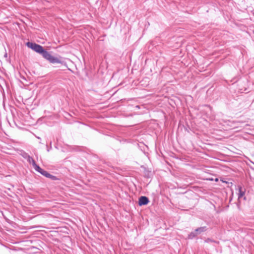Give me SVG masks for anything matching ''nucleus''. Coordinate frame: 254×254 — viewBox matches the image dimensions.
Here are the masks:
<instances>
[{"mask_svg": "<svg viewBox=\"0 0 254 254\" xmlns=\"http://www.w3.org/2000/svg\"><path fill=\"white\" fill-rule=\"evenodd\" d=\"M26 45L28 48L31 49L36 53L42 54L43 57L44 53L47 52L41 46L36 43L27 42Z\"/></svg>", "mask_w": 254, "mask_h": 254, "instance_id": "obj_1", "label": "nucleus"}, {"mask_svg": "<svg viewBox=\"0 0 254 254\" xmlns=\"http://www.w3.org/2000/svg\"><path fill=\"white\" fill-rule=\"evenodd\" d=\"M44 58L52 64H63V62L62 61H61L59 58L52 56L48 52L47 53H44Z\"/></svg>", "mask_w": 254, "mask_h": 254, "instance_id": "obj_2", "label": "nucleus"}, {"mask_svg": "<svg viewBox=\"0 0 254 254\" xmlns=\"http://www.w3.org/2000/svg\"><path fill=\"white\" fill-rule=\"evenodd\" d=\"M28 161L30 163H31L32 164L34 168L35 169V170L36 171H40L41 170V168L36 164L35 162L33 159V158H32L30 156H28Z\"/></svg>", "mask_w": 254, "mask_h": 254, "instance_id": "obj_3", "label": "nucleus"}, {"mask_svg": "<svg viewBox=\"0 0 254 254\" xmlns=\"http://www.w3.org/2000/svg\"><path fill=\"white\" fill-rule=\"evenodd\" d=\"M149 202L148 199L145 196H141L139 199V205L147 204Z\"/></svg>", "mask_w": 254, "mask_h": 254, "instance_id": "obj_4", "label": "nucleus"}, {"mask_svg": "<svg viewBox=\"0 0 254 254\" xmlns=\"http://www.w3.org/2000/svg\"><path fill=\"white\" fill-rule=\"evenodd\" d=\"M239 190L238 197H239V198H240L244 195L245 192L242 191V187H239Z\"/></svg>", "mask_w": 254, "mask_h": 254, "instance_id": "obj_5", "label": "nucleus"}, {"mask_svg": "<svg viewBox=\"0 0 254 254\" xmlns=\"http://www.w3.org/2000/svg\"><path fill=\"white\" fill-rule=\"evenodd\" d=\"M205 231V228L204 227H200L198 229H196L195 230V232L196 233V234H198L201 233V232Z\"/></svg>", "mask_w": 254, "mask_h": 254, "instance_id": "obj_6", "label": "nucleus"}, {"mask_svg": "<svg viewBox=\"0 0 254 254\" xmlns=\"http://www.w3.org/2000/svg\"><path fill=\"white\" fill-rule=\"evenodd\" d=\"M37 171L40 172L41 174H42V175H43L44 176H45L46 177H49L50 176V175L46 171L43 170L41 168L40 171Z\"/></svg>", "mask_w": 254, "mask_h": 254, "instance_id": "obj_7", "label": "nucleus"}, {"mask_svg": "<svg viewBox=\"0 0 254 254\" xmlns=\"http://www.w3.org/2000/svg\"><path fill=\"white\" fill-rule=\"evenodd\" d=\"M37 171L40 172L41 174H42V175H43L44 176H45L46 177H49L50 176V175L46 171L43 170L41 168L40 171Z\"/></svg>", "mask_w": 254, "mask_h": 254, "instance_id": "obj_8", "label": "nucleus"}, {"mask_svg": "<svg viewBox=\"0 0 254 254\" xmlns=\"http://www.w3.org/2000/svg\"><path fill=\"white\" fill-rule=\"evenodd\" d=\"M197 234H196V233L195 232V231L194 232H191L189 236V238L190 239H192L195 236H196Z\"/></svg>", "mask_w": 254, "mask_h": 254, "instance_id": "obj_9", "label": "nucleus"}]
</instances>
